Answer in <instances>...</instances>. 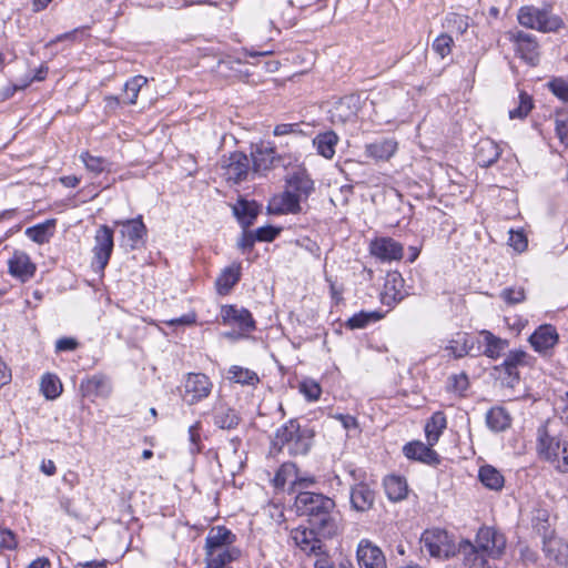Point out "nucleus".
<instances>
[{"instance_id": "8", "label": "nucleus", "mask_w": 568, "mask_h": 568, "mask_svg": "<svg viewBox=\"0 0 568 568\" xmlns=\"http://www.w3.org/2000/svg\"><path fill=\"white\" fill-rule=\"evenodd\" d=\"M477 549L488 558H500L506 548L505 536L493 527H481L475 539Z\"/></svg>"}, {"instance_id": "25", "label": "nucleus", "mask_w": 568, "mask_h": 568, "mask_svg": "<svg viewBox=\"0 0 568 568\" xmlns=\"http://www.w3.org/2000/svg\"><path fill=\"white\" fill-rule=\"evenodd\" d=\"M529 342L537 352H546L557 344L558 333L552 325H541L530 336Z\"/></svg>"}, {"instance_id": "31", "label": "nucleus", "mask_w": 568, "mask_h": 568, "mask_svg": "<svg viewBox=\"0 0 568 568\" xmlns=\"http://www.w3.org/2000/svg\"><path fill=\"white\" fill-rule=\"evenodd\" d=\"M293 477V484L303 485L305 487L314 484L315 481L314 478L312 477L298 478L296 467L294 464H283L275 474V477L273 479L274 486L276 488H283L286 481Z\"/></svg>"}, {"instance_id": "10", "label": "nucleus", "mask_w": 568, "mask_h": 568, "mask_svg": "<svg viewBox=\"0 0 568 568\" xmlns=\"http://www.w3.org/2000/svg\"><path fill=\"white\" fill-rule=\"evenodd\" d=\"M530 356L526 352L521 349L510 351L504 362L495 366V371L499 373V376L506 375V383L513 386L514 383L519 381V367L528 366Z\"/></svg>"}, {"instance_id": "43", "label": "nucleus", "mask_w": 568, "mask_h": 568, "mask_svg": "<svg viewBox=\"0 0 568 568\" xmlns=\"http://www.w3.org/2000/svg\"><path fill=\"white\" fill-rule=\"evenodd\" d=\"M54 224V220H48L44 223H40L34 226L28 227L26 230V235L38 244L48 243L50 236L52 235L50 233V229H53Z\"/></svg>"}, {"instance_id": "11", "label": "nucleus", "mask_w": 568, "mask_h": 568, "mask_svg": "<svg viewBox=\"0 0 568 568\" xmlns=\"http://www.w3.org/2000/svg\"><path fill=\"white\" fill-rule=\"evenodd\" d=\"M358 98L355 95H345L338 99L328 110L329 121L333 124H345L355 121L357 116Z\"/></svg>"}, {"instance_id": "3", "label": "nucleus", "mask_w": 568, "mask_h": 568, "mask_svg": "<svg viewBox=\"0 0 568 568\" xmlns=\"http://www.w3.org/2000/svg\"><path fill=\"white\" fill-rule=\"evenodd\" d=\"M290 537L294 545L303 551L306 556H313L318 558L328 557V549L323 537L316 527L311 526H298L291 530Z\"/></svg>"}, {"instance_id": "26", "label": "nucleus", "mask_w": 568, "mask_h": 568, "mask_svg": "<svg viewBox=\"0 0 568 568\" xmlns=\"http://www.w3.org/2000/svg\"><path fill=\"white\" fill-rule=\"evenodd\" d=\"M403 286L404 280L399 273L387 274L382 292V302L388 306L400 302L404 298Z\"/></svg>"}, {"instance_id": "40", "label": "nucleus", "mask_w": 568, "mask_h": 568, "mask_svg": "<svg viewBox=\"0 0 568 568\" xmlns=\"http://www.w3.org/2000/svg\"><path fill=\"white\" fill-rule=\"evenodd\" d=\"M81 388L87 394L106 397L111 393V384L109 379L102 375H94L91 378L82 382Z\"/></svg>"}, {"instance_id": "41", "label": "nucleus", "mask_w": 568, "mask_h": 568, "mask_svg": "<svg viewBox=\"0 0 568 568\" xmlns=\"http://www.w3.org/2000/svg\"><path fill=\"white\" fill-rule=\"evenodd\" d=\"M478 477L483 485L489 489L499 490L504 487V476L490 465L480 467Z\"/></svg>"}, {"instance_id": "16", "label": "nucleus", "mask_w": 568, "mask_h": 568, "mask_svg": "<svg viewBox=\"0 0 568 568\" xmlns=\"http://www.w3.org/2000/svg\"><path fill=\"white\" fill-rule=\"evenodd\" d=\"M371 253L383 262L399 261L403 245L390 237H378L371 243Z\"/></svg>"}, {"instance_id": "61", "label": "nucleus", "mask_w": 568, "mask_h": 568, "mask_svg": "<svg viewBox=\"0 0 568 568\" xmlns=\"http://www.w3.org/2000/svg\"><path fill=\"white\" fill-rule=\"evenodd\" d=\"M78 346V343L74 338L71 337H63L57 341L55 343V349L57 352H65V351H73Z\"/></svg>"}, {"instance_id": "49", "label": "nucleus", "mask_w": 568, "mask_h": 568, "mask_svg": "<svg viewBox=\"0 0 568 568\" xmlns=\"http://www.w3.org/2000/svg\"><path fill=\"white\" fill-rule=\"evenodd\" d=\"M532 109V100L529 94L526 92L519 93V102L518 105L511 110H509L510 119H523L527 116V114Z\"/></svg>"}, {"instance_id": "7", "label": "nucleus", "mask_w": 568, "mask_h": 568, "mask_svg": "<svg viewBox=\"0 0 568 568\" xmlns=\"http://www.w3.org/2000/svg\"><path fill=\"white\" fill-rule=\"evenodd\" d=\"M113 247V230L106 225L99 226L94 235V245L92 248L93 258L91 265L94 271L103 273L111 257Z\"/></svg>"}, {"instance_id": "37", "label": "nucleus", "mask_w": 568, "mask_h": 568, "mask_svg": "<svg viewBox=\"0 0 568 568\" xmlns=\"http://www.w3.org/2000/svg\"><path fill=\"white\" fill-rule=\"evenodd\" d=\"M384 488L387 497L393 501L404 499L408 491L405 478L396 475H390L385 478Z\"/></svg>"}, {"instance_id": "57", "label": "nucleus", "mask_w": 568, "mask_h": 568, "mask_svg": "<svg viewBox=\"0 0 568 568\" xmlns=\"http://www.w3.org/2000/svg\"><path fill=\"white\" fill-rule=\"evenodd\" d=\"M532 523L534 527L538 530V532L544 534V537L547 536L549 525L548 513L546 510H537L536 515L532 518Z\"/></svg>"}, {"instance_id": "50", "label": "nucleus", "mask_w": 568, "mask_h": 568, "mask_svg": "<svg viewBox=\"0 0 568 568\" xmlns=\"http://www.w3.org/2000/svg\"><path fill=\"white\" fill-rule=\"evenodd\" d=\"M453 44V38L447 33H442L434 40L432 48L440 58H445L452 52Z\"/></svg>"}, {"instance_id": "6", "label": "nucleus", "mask_w": 568, "mask_h": 568, "mask_svg": "<svg viewBox=\"0 0 568 568\" xmlns=\"http://www.w3.org/2000/svg\"><path fill=\"white\" fill-rule=\"evenodd\" d=\"M182 387L183 402L192 406L210 396L213 389V383L210 377L203 373H187Z\"/></svg>"}, {"instance_id": "23", "label": "nucleus", "mask_w": 568, "mask_h": 568, "mask_svg": "<svg viewBox=\"0 0 568 568\" xmlns=\"http://www.w3.org/2000/svg\"><path fill=\"white\" fill-rule=\"evenodd\" d=\"M499 145L491 139H481L475 146V159L479 166L488 168L500 156Z\"/></svg>"}, {"instance_id": "1", "label": "nucleus", "mask_w": 568, "mask_h": 568, "mask_svg": "<svg viewBox=\"0 0 568 568\" xmlns=\"http://www.w3.org/2000/svg\"><path fill=\"white\" fill-rule=\"evenodd\" d=\"M335 506L332 498L312 491H301L295 498L297 511L307 516L310 525L316 527L323 537H333L337 534Z\"/></svg>"}, {"instance_id": "24", "label": "nucleus", "mask_w": 568, "mask_h": 568, "mask_svg": "<svg viewBox=\"0 0 568 568\" xmlns=\"http://www.w3.org/2000/svg\"><path fill=\"white\" fill-rule=\"evenodd\" d=\"M544 552L549 560L559 566H568V545L558 537H544Z\"/></svg>"}, {"instance_id": "42", "label": "nucleus", "mask_w": 568, "mask_h": 568, "mask_svg": "<svg viewBox=\"0 0 568 568\" xmlns=\"http://www.w3.org/2000/svg\"><path fill=\"white\" fill-rule=\"evenodd\" d=\"M240 266H231L225 268L222 274L216 278L215 285L217 292L225 295L240 280Z\"/></svg>"}, {"instance_id": "4", "label": "nucleus", "mask_w": 568, "mask_h": 568, "mask_svg": "<svg viewBox=\"0 0 568 568\" xmlns=\"http://www.w3.org/2000/svg\"><path fill=\"white\" fill-rule=\"evenodd\" d=\"M517 19L523 27L540 32H555L562 26L561 19L551 14L548 9L534 6L521 7Z\"/></svg>"}, {"instance_id": "38", "label": "nucleus", "mask_w": 568, "mask_h": 568, "mask_svg": "<svg viewBox=\"0 0 568 568\" xmlns=\"http://www.w3.org/2000/svg\"><path fill=\"white\" fill-rule=\"evenodd\" d=\"M233 212L243 227H248L258 214V206L255 202L240 200L233 206Z\"/></svg>"}, {"instance_id": "51", "label": "nucleus", "mask_w": 568, "mask_h": 568, "mask_svg": "<svg viewBox=\"0 0 568 568\" xmlns=\"http://www.w3.org/2000/svg\"><path fill=\"white\" fill-rule=\"evenodd\" d=\"M298 388L308 402L317 400L322 394L320 384L313 379H305L301 382Z\"/></svg>"}, {"instance_id": "28", "label": "nucleus", "mask_w": 568, "mask_h": 568, "mask_svg": "<svg viewBox=\"0 0 568 568\" xmlns=\"http://www.w3.org/2000/svg\"><path fill=\"white\" fill-rule=\"evenodd\" d=\"M394 139H383L365 145V154L375 161H388L397 151Z\"/></svg>"}, {"instance_id": "45", "label": "nucleus", "mask_w": 568, "mask_h": 568, "mask_svg": "<svg viewBox=\"0 0 568 568\" xmlns=\"http://www.w3.org/2000/svg\"><path fill=\"white\" fill-rule=\"evenodd\" d=\"M80 159L85 169L94 174H100L105 171L109 172L111 170V163L102 156H94L89 152H82Z\"/></svg>"}, {"instance_id": "29", "label": "nucleus", "mask_w": 568, "mask_h": 568, "mask_svg": "<svg viewBox=\"0 0 568 568\" xmlns=\"http://www.w3.org/2000/svg\"><path fill=\"white\" fill-rule=\"evenodd\" d=\"M116 224L122 225L121 235L128 239L132 248L136 247L138 243L146 235V226L142 216L116 222Z\"/></svg>"}, {"instance_id": "55", "label": "nucleus", "mask_w": 568, "mask_h": 568, "mask_svg": "<svg viewBox=\"0 0 568 568\" xmlns=\"http://www.w3.org/2000/svg\"><path fill=\"white\" fill-rule=\"evenodd\" d=\"M500 297L509 305L518 304L525 300L523 287H507L500 292Z\"/></svg>"}, {"instance_id": "62", "label": "nucleus", "mask_w": 568, "mask_h": 568, "mask_svg": "<svg viewBox=\"0 0 568 568\" xmlns=\"http://www.w3.org/2000/svg\"><path fill=\"white\" fill-rule=\"evenodd\" d=\"M196 321V316L194 313H189V314H185L181 317H178V318H173V320H170L168 322L169 325L171 326H176V325H192L194 324Z\"/></svg>"}, {"instance_id": "56", "label": "nucleus", "mask_w": 568, "mask_h": 568, "mask_svg": "<svg viewBox=\"0 0 568 568\" xmlns=\"http://www.w3.org/2000/svg\"><path fill=\"white\" fill-rule=\"evenodd\" d=\"M280 233L278 229H275L271 225L258 227L254 235L256 241L260 242H271L273 241Z\"/></svg>"}, {"instance_id": "35", "label": "nucleus", "mask_w": 568, "mask_h": 568, "mask_svg": "<svg viewBox=\"0 0 568 568\" xmlns=\"http://www.w3.org/2000/svg\"><path fill=\"white\" fill-rule=\"evenodd\" d=\"M240 423L237 413L223 404H219L214 408V424L221 429H233Z\"/></svg>"}, {"instance_id": "14", "label": "nucleus", "mask_w": 568, "mask_h": 568, "mask_svg": "<svg viewBox=\"0 0 568 568\" xmlns=\"http://www.w3.org/2000/svg\"><path fill=\"white\" fill-rule=\"evenodd\" d=\"M8 268L10 275L22 283L32 278L37 271V266L31 261L30 256L22 251L13 252L12 256L8 260Z\"/></svg>"}, {"instance_id": "52", "label": "nucleus", "mask_w": 568, "mask_h": 568, "mask_svg": "<svg viewBox=\"0 0 568 568\" xmlns=\"http://www.w3.org/2000/svg\"><path fill=\"white\" fill-rule=\"evenodd\" d=\"M469 386L468 377L465 373L452 375L448 379V389L460 396L465 394Z\"/></svg>"}, {"instance_id": "13", "label": "nucleus", "mask_w": 568, "mask_h": 568, "mask_svg": "<svg viewBox=\"0 0 568 568\" xmlns=\"http://www.w3.org/2000/svg\"><path fill=\"white\" fill-rule=\"evenodd\" d=\"M356 556L359 568H387L383 551L367 539L359 541Z\"/></svg>"}, {"instance_id": "58", "label": "nucleus", "mask_w": 568, "mask_h": 568, "mask_svg": "<svg viewBox=\"0 0 568 568\" xmlns=\"http://www.w3.org/2000/svg\"><path fill=\"white\" fill-rule=\"evenodd\" d=\"M17 547V539L14 534L7 528L0 526V548L14 549Z\"/></svg>"}, {"instance_id": "19", "label": "nucleus", "mask_w": 568, "mask_h": 568, "mask_svg": "<svg viewBox=\"0 0 568 568\" xmlns=\"http://www.w3.org/2000/svg\"><path fill=\"white\" fill-rule=\"evenodd\" d=\"M456 554L463 557V565L466 568H488V557L469 540H462L456 548Z\"/></svg>"}, {"instance_id": "47", "label": "nucleus", "mask_w": 568, "mask_h": 568, "mask_svg": "<svg viewBox=\"0 0 568 568\" xmlns=\"http://www.w3.org/2000/svg\"><path fill=\"white\" fill-rule=\"evenodd\" d=\"M41 390L45 398H57L62 392L60 379L55 375L45 374L41 379Z\"/></svg>"}, {"instance_id": "12", "label": "nucleus", "mask_w": 568, "mask_h": 568, "mask_svg": "<svg viewBox=\"0 0 568 568\" xmlns=\"http://www.w3.org/2000/svg\"><path fill=\"white\" fill-rule=\"evenodd\" d=\"M222 166L225 170L227 180L240 183L247 179L251 170V161L246 154L236 151L231 153L227 159L223 160Z\"/></svg>"}, {"instance_id": "64", "label": "nucleus", "mask_w": 568, "mask_h": 568, "mask_svg": "<svg viewBox=\"0 0 568 568\" xmlns=\"http://www.w3.org/2000/svg\"><path fill=\"white\" fill-rule=\"evenodd\" d=\"M561 454V463L560 460L556 464V467L561 471L568 473V443H564L560 449Z\"/></svg>"}, {"instance_id": "30", "label": "nucleus", "mask_w": 568, "mask_h": 568, "mask_svg": "<svg viewBox=\"0 0 568 568\" xmlns=\"http://www.w3.org/2000/svg\"><path fill=\"white\" fill-rule=\"evenodd\" d=\"M286 190L303 201L314 191V183L305 173H295L287 179Z\"/></svg>"}, {"instance_id": "60", "label": "nucleus", "mask_w": 568, "mask_h": 568, "mask_svg": "<svg viewBox=\"0 0 568 568\" xmlns=\"http://www.w3.org/2000/svg\"><path fill=\"white\" fill-rule=\"evenodd\" d=\"M189 439L191 443L190 450L192 453L200 452V423H195L194 425L190 426L189 428Z\"/></svg>"}, {"instance_id": "27", "label": "nucleus", "mask_w": 568, "mask_h": 568, "mask_svg": "<svg viewBox=\"0 0 568 568\" xmlns=\"http://www.w3.org/2000/svg\"><path fill=\"white\" fill-rule=\"evenodd\" d=\"M514 40L517 44V51L520 53V57L526 60L530 64H536L538 61L539 52H538V43L529 33L524 31H518L514 34Z\"/></svg>"}, {"instance_id": "59", "label": "nucleus", "mask_w": 568, "mask_h": 568, "mask_svg": "<svg viewBox=\"0 0 568 568\" xmlns=\"http://www.w3.org/2000/svg\"><path fill=\"white\" fill-rule=\"evenodd\" d=\"M509 244L517 252H524L527 248V239L523 232H510Z\"/></svg>"}, {"instance_id": "63", "label": "nucleus", "mask_w": 568, "mask_h": 568, "mask_svg": "<svg viewBox=\"0 0 568 568\" xmlns=\"http://www.w3.org/2000/svg\"><path fill=\"white\" fill-rule=\"evenodd\" d=\"M256 239L254 233L244 232L241 240L239 241V247L243 251L251 250Z\"/></svg>"}, {"instance_id": "39", "label": "nucleus", "mask_w": 568, "mask_h": 568, "mask_svg": "<svg viewBox=\"0 0 568 568\" xmlns=\"http://www.w3.org/2000/svg\"><path fill=\"white\" fill-rule=\"evenodd\" d=\"M338 142V136L333 131H327L317 134L313 141L317 152L325 159H332L335 154V146Z\"/></svg>"}, {"instance_id": "54", "label": "nucleus", "mask_w": 568, "mask_h": 568, "mask_svg": "<svg viewBox=\"0 0 568 568\" xmlns=\"http://www.w3.org/2000/svg\"><path fill=\"white\" fill-rule=\"evenodd\" d=\"M555 131L560 142L568 146V115L557 113L555 118Z\"/></svg>"}, {"instance_id": "22", "label": "nucleus", "mask_w": 568, "mask_h": 568, "mask_svg": "<svg viewBox=\"0 0 568 568\" xmlns=\"http://www.w3.org/2000/svg\"><path fill=\"white\" fill-rule=\"evenodd\" d=\"M429 446L422 442L408 443L404 446V454L407 458L425 463L427 465L439 464L438 454Z\"/></svg>"}, {"instance_id": "32", "label": "nucleus", "mask_w": 568, "mask_h": 568, "mask_svg": "<svg viewBox=\"0 0 568 568\" xmlns=\"http://www.w3.org/2000/svg\"><path fill=\"white\" fill-rule=\"evenodd\" d=\"M446 427V415L442 410L435 412L425 425V435L429 446L437 444Z\"/></svg>"}, {"instance_id": "48", "label": "nucleus", "mask_w": 568, "mask_h": 568, "mask_svg": "<svg viewBox=\"0 0 568 568\" xmlns=\"http://www.w3.org/2000/svg\"><path fill=\"white\" fill-rule=\"evenodd\" d=\"M381 318L382 314L377 312H359L347 320L346 326L351 329L364 328L367 324Z\"/></svg>"}, {"instance_id": "33", "label": "nucleus", "mask_w": 568, "mask_h": 568, "mask_svg": "<svg viewBox=\"0 0 568 568\" xmlns=\"http://www.w3.org/2000/svg\"><path fill=\"white\" fill-rule=\"evenodd\" d=\"M235 535L224 526H215L210 529L205 538V547H233Z\"/></svg>"}, {"instance_id": "9", "label": "nucleus", "mask_w": 568, "mask_h": 568, "mask_svg": "<svg viewBox=\"0 0 568 568\" xmlns=\"http://www.w3.org/2000/svg\"><path fill=\"white\" fill-rule=\"evenodd\" d=\"M548 423L547 420L537 429V452L542 459L555 464L559 462L561 443L558 436L549 432Z\"/></svg>"}, {"instance_id": "18", "label": "nucleus", "mask_w": 568, "mask_h": 568, "mask_svg": "<svg viewBox=\"0 0 568 568\" xmlns=\"http://www.w3.org/2000/svg\"><path fill=\"white\" fill-rule=\"evenodd\" d=\"M252 169L255 173H265L270 171L280 158L276 156L275 149L270 143H261L251 152Z\"/></svg>"}, {"instance_id": "53", "label": "nucleus", "mask_w": 568, "mask_h": 568, "mask_svg": "<svg viewBox=\"0 0 568 568\" xmlns=\"http://www.w3.org/2000/svg\"><path fill=\"white\" fill-rule=\"evenodd\" d=\"M548 88L554 95L564 102H568V80L555 78L548 82Z\"/></svg>"}, {"instance_id": "20", "label": "nucleus", "mask_w": 568, "mask_h": 568, "mask_svg": "<svg viewBox=\"0 0 568 568\" xmlns=\"http://www.w3.org/2000/svg\"><path fill=\"white\" fill-rule=\"evenodd\" d=\"M375 491L366 483H358L351 488V505L356 511L364 513L373 508Z\"/></svg>"}, {"instance_id": "15", "label": "nucleus", "mask_w": 568, "mask_h": 568, "mask_svg": "<svg viewBox=\"0 0 568 568\" xmlns=\"http://www.w3.org/2000/svg\"><path fill=\"white\" fill-rule=\"evenodd\" d=\"M221 316L225 325H236L242 332L255 329V321L246 308L226 305L222 307Z\"/></svg>"}, {"instance_id": "34", "label": "nucleus", "mask_w": 568, "mask_h": 568, "mask_svg": "<svg viewBox=\"0 0 568 568\" xmlns=\"http://www.w3.org/2000/svg\"><path fill=\"white\" fill-rule=\"evenodd\" d=\"M479 334L485 345L484 355L487 357L496 359L508 348L509 343L507 339H503L486 329L481 331Z\"/></svg>"}, {"instance_id": "21", "label": "nucleus", "mask_w": 568, "mask_h": 568, "mask_svg": "<svg viewBox=\"0 0 568 568\" xmlns=\"http://www.w3.org/2000/svg\"><path fill=\"white\" fill-rule=\"evenodd\" d=\"M301 201L288 190L275 195L268 203V211L272 214H297L301 212Z\"/></svg>"}, {"instance_id": "2", "label": "nucleus", "mask_w": 568, "mask_h": 568, "mask_svg": "<svg viewBox=\"0 0 568 568\" xmlns=\"http://www.w3.org/2000/svg\"><path fill=\"white\" fill-rule=\"evenodd\" d=\"M315 433L311 427H302L292 418L275 432L272 444L278 450L286 448L290 455H306L312 447Z\"/></svg>"}, {"instance_id": "5", "label": "nucleus", "mask_w": 568, "mask_h": 568, "mask_svg": "<svg viewBox=\"0 0 568 568\" xmlns=\"http://www.w3.org/2000/svg\"><path fill=\"white\" fill-rule=\"evenodd\" d=\"M422 549L435 558H449L456 555L457 546L450 539L448 532L440 528L426 529L422 537Z\"/></svg>"}, {"instance_id": "46", "label": "nucleus", "mask_w": 568, "mask_h": 568, "mask_svg": "<svg viewBox=\"0 0 568 568\" xmlns=\"http://www.w3.org/2000/svg\"><path fill=\"white\" fill-rule=\"evenodd\" d=\"M148 83V79L143 75H135L126 81L124 85V102L135 104L139 92Z\"/></svg>"}, {"instance_id": "17", "label": "nucleus", "mask_w": 568, "mask_h": 568, "mask_svg": "<svg viewBox=\"0 0 568 568\" xmlns=\"http://www.w3.org/2000/svg\"><path fill=\"white\" fill-rule=\"evenodd\" d=\"M241 550L233 547H205V568H227L226 566L240 558Z\"/></svg>"}, {"instance_id": "44", "label": "nucleus", "mask_w": 568, "mask_h": 568, "mask_svg": "<svg viewBox=\"0 0 568 568\" xmlns=\"http://www.w3.org/2000/svg\"><path fill=\"white\" fill-rule=\"evenodd\" d=\"M229 379L242 385H256L260 382L257 374L248 368L233 365L229 369Z\"/></svg>"}, {"instance_id": "36", "label": "nucleus", "mask_w": 568, "mask_h": 568, "mask_svg": "<svg viewBox=\"0 0 568 568\" xmlns=\"http://www.w3.org/2000/svg\"><path fill=\"white\" fill-rule=\"evenodd\" d=\"M486 424L493 432H504L510 427L511 417L504 407H493L486 414Z\"/></svg>"}]
</instances>
